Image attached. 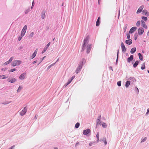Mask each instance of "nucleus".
Here are the masks:
<instances>
[{"instance_id": "1", "label": "nucleus", "mask_w": 149, "mask_h": 149, "mask_svg": "<svg viewBox=\"0 0 149 149\" xmlns=\"http://www.w3.org/2000/svg\"><path fill=\"white\" fill-rule=\"evenodd\" d=\"M89 38V36H87L85 38L84 41V44L82 45V51H83L85 49V47L86 44L88 43V40Z\"/></svg>"}, {"instance_id": "2", "label": "nucleus", "mask_w": 149, "mask_h": 149, "mask_svg": "<svg viewBox=\"0 0 149 149\" xmlns=\"http://www.w3.org/2000/svg\"><path fill=\"white\" fill-rule=\"evenodd\" d=\"M22 63L21 61L15 60L14 61L11 63V65L13 66H15L16 65H19Z\"/></svg>"}, {"instance_id": "3", "label": "nucleus", "mask_w": 149, "mask_h": 149, "mask_svg": "<svg viewBox=\"0 0 149 149\" xmlns=\"http://www.w3.org/2000/svg\"><path fill=\"white\" fill-rule=\"evenodd\" d=\"M27 29V25H25L24 26V27L21 31V36L22 37H23L24 35L25 34L26 31Z\"/></svg>"}, {"instance_id": "4", "label": "nucleus", "mask_w": 149, "mask_h": 149, "mask_svg": "<svg viewBox=\"0 0 149 149\" xmlns=\"http://www.w3.org/2000/svg\"><path fill=\"white\" fill-rule=\"evenodd\" d=\"M91 130L89 129H87L86 130H84L83 131V134L84 135H89L91 134Z\"/></svg>"}, {"instance_id": "5", "label": "nucleus", "mask_w": 149, "mask_h": 149, "mask_svg": "<svg viewBox=\"0 0 149 149\" xmlns=\"http://www.w3.org/2000/svg\"><path fill=\"white\" fill-rule=\"evenodd\" d=\"M82 66L81 63L79 64L77 68L75 71V72L77 74H78L81 70Z\"/></svg>"}, {"instance_id": "6", "label": "nucleus", "mask_w": 149, "mask_h": 149, "mask_svg": "<svg viewBox=\"0 0 149 149\" xmlns=\"http://www.w3.org/2000/svg\"><path fill=\"white\" fill-rule=\"evenodd\" d=\"M7 80L8 82L11 83H14L17 81V79L15 78H9Z\"/></svg>"}, {"instance_id": "7", "label": "nucleus", "mask_w": 149, "mask_h": 149, "mask_svg": "<svg viewBox=\"0 0 149 149\" xmlns=\"http://www.w3.org/2000/svg\"><path fill=\"white\" fill-rule=\"evenodd\" d=\"M144 31V29L142 27L139 28L138 30V33L139 35L142 34Z\"/></svg>"}, {"instance_id": "8", "label": "nucleus", "mask_w": 149, "mask_h": 149, "mask_svg": "<svg viewBox=\"0 0 149 149\" xmlns=\"http://www.w3.org/2000/svg\"><path fill=\"white\" fill-rule=\"evenodd\" d=\"M101 118V116L100 115L98 117L96 121V127H97V125L98 124L100 125H101V122L100 121Z\"/></svg>"}, {"instance_id": "9", "label": "nucleus", "mask_w": 149, "mask_h": 149, "mask_svg": "<svg viewBox=\"0 0 149 149\" xmlns=\"http://www.w3.org/2000/svg\"><path fill=\"white\" fill-rule=\"evenodd\" d=\"M26 107H25L23 110L20 112V115L22 116H23L25 115L26 112Z\"/></svg>"}, {"instance_id": "10", "label": "nucleus", "mask_w": 149, "mask_h": 149, "mask_svg": "<svg viewBox=\"0 0 149 149\" xmlns=\"http://www.w3.org/2000/svg\"><path fill=\"white\" fill-rule=\"evenodd\" d=\"M91 44H88L87 47V53H89L91 49Z\"/></svg>"}, {"instance_id": "11", "label": "nucleus", "mask_w": 149, "mask_h": 149, "mask_svg": "<svg viewBox=\"0 0 149 149\" xmlns=\"http://www.w3.org/2000/svg\"><path fill=\"white\" fill-rule=\"evenodd\" d=\"M137 27L135 26H134L132 27L130 30L129 33H134L137 29Z\"/></svg>"}, {"instance_id": "12", "label": "nucleus", "mask_w": 149, "mask_h": 149, "mask_svg": "<svg viewBox=\"0 0 149 149\" xmlns=\"http://www.w3.org/2000/svg\"><path fill=\"white\" fill-rule=\"evenodd\" d=\"M144 7V6L143 5H142L138 9V10H137L136 12V13L139 14L141 13L142 10H143V8Z\"/></svg>"}, {"instance_id": "13", "label": "nucleus", "mask_w": 149, "mask_h": 149, "mask_svg": "<svg viewBox=\"0 0 149 149\" xmlns=\"http://www.w3.org/2000/svg\"><path fill=\"white\" fill-rule=\"evenodd\" d=\"M26 73H23L19 77V79L21 80L24 79L25 78Z\"/></svg>"}, {"instance_id": "14", "label": "nucleus", "mask_w": 149, "mask_h": 149, "mask_svg": "<svg viewBox=\"0 0 149 149\" xmlns=\"http://www.w3.org/2000/svg\"><path fill=\"white\" fill-rule=\"evenodd\" d=\"M141 22L142 26L145 29H147V26L146 25L145 22L143 20H141Z\"/></svg>"}, {"instance_id": "15", "label": "nucleus", "mask_w": 149, "mask_h": 149, "mask_svg": "<svg viewBox=\"0 0 149 149\" xmlns=\"http://www.w3.org/2000/svg\"><path fill=\"white\" fill-rule=\"evenodd\" d=\"M121 48L122 49V51L123 52H125L126 51V48L124 45V43L123 42H121Z\"/></svg>"}, {"instance_id": "16", "label": "nucleus", "mask_w": 149, "mask_h": 149, "mask_svg": "<svg viewBox=\"0 0 149 149\" xmlns=\"http://www.w3.org/2000/svg\"><path fill=\"white\" fill-rule=\"evenodd\" d=\"M142 13L143 14L145 15L147 17L149 16V13L148 12L147 10H143L142 11Z\"/></svg>"}, {"instance_id": "17", "label": "nucleus", "mask_w": 149, "mask_h": 149, "mask_svg": "<svg viewBox=\"0 0 149 149\" xmlns=\"http://www.w3.org/2000/svg\"><path fill=\"white\" fill-rule=\"evenodd\" d=\"M45 10H43L41 13V18L42 19H44L45 17Z\"/></svg>"}, {"instance_id": "18", "label": "nucleus", "mask_w": 149, "mask_h": 149, "mask_svg": "<svg viewBox=\"0 0 149 149\" xmlns=\"http://www.w3.org/2000/svg\"><path fill=\"white\" fill-rule=\"evenodd\" d=\"M133 59V56L132 55H131L130 57H129L127 59V61L128 63L130 62Z\"/></svg>"}, {"instance_id": "19", "label": "nucleus", "mask_w": 149, "mask_h": 149, "mask_svg": "<svg viewBox=\"0 0 149 149\" xmlns=\"http://www.w3.org/2000/svg\"><path fill=\"white\" fill-rule=\"evenodd\" d=\"M126 43L128 45H130L132 43V41L131 39L127 40H125Z\"/></svg>"}, {"instance_id": "20", "label": "nucleus", "mask_w": 149, "mask_h": 149, "mask_svg": "<svg viewBox=\"0 0 149 149\" xmlns=\"http://www.w3.org/2000/svg\"><path fill=\"white\" fill-rule=\"evenodd\" d=\"M100 17H99L96 22V26H98L100 25Z\"/></svg>"}, {"instance_id": "21", "label": "nucleus", "mask_w": 149, "mask_h": 149, "mask_svg": "<svg viewBox=\"0 0 149 149\" xmlns=\"http://www.w3.org/2000/svg\"><path fill=\"white\" fill-rule=\"evenodd\" d=\"M136 49L135 47H133L131 49L130 52L131 54H133L136 51Z\"/></svg>"}, {"instance_id": "22", "label": "nucleus", "mask_w": 149, "mask_h": 149, "mask_svg": "<svg viewBox=\"0 0 149 149\" xmlns=\"http://www.w3.org/2000/svg\"><path fill=\"white\" fill-rule=\"evenodd\" d=\"M86 61L85 59L83 58L81 60V62L79 63H81L82 64V66L84 64H85L86 63Z\"/></svg>"}, {"instance_id": "23", "label": "nucleus", "mask_w": 149, "mask_h": 149, "mask_svg": "<svg viewBox=\"0 0 149 149\" xmlns=\"http://www.w3.org/2000/svg\"><path fill=\"white\" fill-rule=\"evenodd\" d=\"M139 62L138 61H136L135 63H134V64L133 65V67L134 68H136L137 65H138L139 64Z\"/></svg>"}, {"instance_id": "24", "label": "nucleus", "mask_w": 149, "mask_h": 149, "mask_svg": "<svg viewBox=\"0 0 149 149\" xmlns=\"http://www.w3.org/2000/svg\"><path fill=\"white\" fill-rule=\"evenodd\" d=\"M130 84V81H126L125 84V87L126 88H128Z\"/></svg>"}, {"instance_id": "25", "label": "nucleus", "mask_w": 149, "mask_h": 149, "mask_svg": "<svg viewBox=\"0 0 149 149\" xmlns=\"http://www.w3.org/2000/svg\"><path fill=\"white\" fill-rule=\"evenodd\" d=\"M71 82V81L68 79V82L63 86V87L64 88H65L66 87L68 84H69Z\"/></svg>"}, {"instance_id": "26", "label": "nucleus", "mask_w": 149, "mask_h": 149, "mask_svg": "<svg viewBox=\"0 0 149 149\" xmlns=\"http://www.w3.org/2000/svg\"><path fill=\"white\" fill-rule=\"evenodd\" d=\"M129 80L132 82L136 81L135 78L134 77H131L129 78Z\"/></svg>"}, {"instance_id": "27", "label": "nucleus", "mask_w": 149, "mask_h": 149, "mask_svg": "<svg viewBox=\"0 0 149 149\" xmlns=\"http://www.w3.org/2000/svg\"><path fill=\"white\" fill-rule=\"evenodd\" d=\"M127 24H125L123 27V31L124 32H125L126 31V29L127 28Z\"/></svg>"}, {"instance_id": "28", "label": "nucleus", "mask_w": 149, "mask_h": 149, "mask_svg": "<svg viewBox=\"0 0 149 149\" xmlns=\"http://www.w3.org/2000/svg\"><path fill=\"white\" fill-rule=\"evenodd\" d=\"M102 127L104 128H106L107 127V125L106 123H105L103 122L102 124Z\"/></svg>"}, {"instance_id": "29", "label": "nucleus", "mask_w": 149, "mask_h": 149, "mask_svg": "<svg viewBox=\"0 0 149 149\" xmlns=\"http://www.w3.org/2000/svg\"><path fill=\"white\" fill-rule=\"evenodd\" d=\"M138 56H139V59L141 61L142 60L143 57L141 54L140 53H139L138 54Z\"/></svg>"}, {"instance_id": "30", "label": "nucleus", "mask_w": 149, "mask_h": 149, "mask_svg": "<svg viewBox=\"0 0 149 149\" xmlns=\"http://www.w3.org/2000/svg\"><path fill=\"white\" fill-rule=\"evenodd\" d=\"M119 52V50H118L117 51V59L116 62V64H117L118 61V53Z\"/></svg>"}, {"instance_id": "31", "label": "nucleus", "mask_w": 149, "mask_h": 149, "mask_svg": "<svg viewBox=\"0 0 149 149\" xmlns=\"http://www.w3.org/2000/svg\"><path fill=\"white\" fill-rule=\"evenodd\" d=\"M56 64V63H53L49 65L47 68V70H48L52 66H54Z\"/></svg>"}, {"instance_id": "32", "label": "nucleus", "mask_w": 149, "mask_h": 149, "mask_svg": "<svg viewBox=\"0 0 149 149\" xmlns=\"http://www.w3.org/2000/svg\"><path fill=\"white\" fill-rule=\"evenodd\" d=\"M1 76V78L2 79H6L7 78H8V76H6L5 75H2Z\"/></svg>"}, {"instance_id": "33", "label": "nucleus", "mask_w": 149, "mask_h": 149, "mask_svg": "<svg viewBox=\"0 0 149 149\" xmlns=\"http://www.w3.org/2000/svg\"><path fill=\"white\" fill-rule=\"evenodd\" d=\"M79 123H77L76 124L75 127L76 128H77L79 127Z\"/></svg>"}, {"instance_id": "34", "label": "nucleus", "mask_w": 149, "mask_h": 149, "mask_svg": "<svg viewBox=\"0 0 149 149\" xmlns=\"http://www.w3.org/2000/svg\"><path fill=\"white\" fill-rule=\"evenodd\" d=\"M22 89V87L21 86H19V88L17 89V92L18 93Z\"/></svg>"}, {"instance_id": "35", "label": "nucleus", "mask_w": 149, "mask_h": 149, "mask_svg": "<svg viewBox=\"0 0 149 149\" xmlns=\"http://www.w3.org/2000/svg\"><path fill=\"white\" fill-rule=\"evenodd\" d=\"M102 141L104 142V143L105 145H106L107 144V142L106 141V139L105 138H104L102 140Z\"/></svg>"}, {"instance_id": "36", "label": "nucleus", "mask_w": 149, "mask_h": 149, "mask_svg": "<svg viewBox=\"0 0 149 149\" xmlns=\"http://www.w3.org/2000/svg\"><path fill=\"white\" fill-rule=\"evenodd\" d=\"M141 18L143 20H144L145 21H146L147 20V18L146 17L142 16Z\"/></svg>"}, {"instance_id": "37", "label": "nucleus", "mask_w": 149, "mask_h": 149, "mask_svg": "<svg viewBox=\"0 0 149 149\" xmlns=\"http://www.w3.org/2000/svg\"><path fill=\"white\" fill-rule=\"evenodd\" d=\"M30 10V9L28 8V9L26 10H25L24 11V13L25 14H27L29 12Z\"/></svg>"}, {"instance_id": "38", "label": "nucleus", "mask_w": 149, "mask_h": 149, "mask_svg": "<svg viewBox=\"0 0 149 149\" xmlns=\"http://www.w3.org/2000/svg\"><path fill=\"white\" fill-rule=\"evenodd\" d=\"M145 63H143L142 65V66L141 67V69L142 70H143L146 67L145 65Z\"/></svg>"}, {"instance_id": "39", "label": "nucleus", "mask_w": 149, "mask_h": 149, "mask_svg": "<svg viewBox=\"0 0 149 149\" xmlns=\"http://www.w3.org/2000/svg\"><path fill=\"white\" fill-rule=\"evenodd\" d=\"M47 48L45 47L44 48V49H43V50L42 51V53L43 54V53H44L46 51V50H47Z\"/></svg>"}, {"instance_id": "40", "label": "nucleus", "mask_w": 149, "mask_h": 149, "mask_svg": "<svg viewBox=\"0 0 149 149\" xmlns=\"http://www.w3.org/2000/svg\"><path fill=\"white\" fill-rule=\"evenodd\" d=\"M36 54L34 52L32 54V57H32L31 59H33V58H34L36 56Z\"/></svg>"}, {"instance_id": "41", "label": "nucleus", "mask_w": 149, "mask_h": 149, "mask_svg": "<svg viewBox=\"0 0 149 149\" xmlns=\"http://www.w3.org/2000/svg\"><path fill=\"white\" fill-rule=\"evenodd\" d=\"M11 102V101L8 102L7 101H6L4 103H3V104H8L10 103Z\"/></svg>"}, {"instance_id": "42", "label": "nucleus", "mask_w": 149, "mask_h": 149, "mask_svg": "<svg viewBox=\"0 0 149 149\" xmlns=\"http://www.w3.org/2000/svg\"><path fill=\"white\" fill-rule=\"evenodd\" d=\"M34 35V33L33 32H31L29 35V37L30 38L32 37Z\"/></svg>"}, {"instance_id": "43", "label": "nucleus", "mask_w": 149, "mask_h": 149, "mask_svg": "<svg viewBox=\"0 0 149 149\" xmlns=\"http://www.w3.org/2000/svg\"><path fill=\"white\" fill-rule=\"evenodd\" d=\"M127 38L128 39V40L130 39V34L129 33H127Z\"/></svg>"}, {"instance_id": "44", "label": "nucleus", "mask_w": 149, "mask_h": 149, "mask_svg": "<svg viewBox=\"0 0 149 149\" xmlns=\"http://www.w3.org/2000/svg\"><path fill=\"white\" fill-rule=\"evenodd\" d=\"M135 89L136 92L137 93V94H138L139 93V90L138 88L136 87H135Z\"/></svg>"}, {"instance_id": "45", "label": "nucleus", "mask_w": 149, "mask_h": 149, "mask_svg": "<svg viewBox=\"0 0 149 149\" xmlns=\"http://www.w3.org/2000/svg\"><path fill=\"white\" fill-rule=\"evenodd\" d=\"M16 70V69L15 68H13L10 69L9 70V72H12Z\"/></svg>"}, {"instance_id": "46", "label": "nucleus", "mask_w": 149, "mask_h": 149, "mask_svg": "<svg viewBox=\"0 0 149 149\" xmlns=\"http://www.w3.org/2000/svg\"><path fill=\"white\" fill-rule=\"evenodd\" d=\"M140 22L139 21H138L136 24V25L137 26L139 27L140 26Z\"/></svg>"}, {"instance_id": "47", "label": "nucleus", "mask_w": 149, "mask_h": 149, "mask_svg": "<svg viewBox=\"0 0 149 149\" xmlns=\"http://www.w3.org/2000/svg\"><path fill=\"white\" fill-rule=\"evenodd\" d=\"M147 139V138L146 137H144L143 139H142L141 141V142L142 143L145 141Z\"/></svg>"}, {"instance_id": "48", "label": "nucleus", "mask_w": 149, "mask_h": 149, "mask_svg": "<svg viewBox=\"0 0 149 149\" xmlns=\"http://www.w3.org/2000/svg\"><path fill=\"white\" fill-rule=\"evenodd\" d=\"M14 58V57L13 56H12L10 58V59H9V60H8V61L10 62V63L13 60Z\"/></svg>"}, {"instance_id": "49", "label": "nucleus", "mask_w": 149, "mask_h": 149, "mask_svg": "<svg viewBox=\"0 0 149 149\" xmlns=\"http://www.w3.org/2000/svg\"><path fill=\"white\" fill-rule=\"evenodd\" d=\"M117 84L118 86H120L121 85V82L120 81H118L117 82Z\"/></svg>"}, {"instance_id": "50", "label": "nucleus", "mask_w": 149, "mask_h": 149, "mask_svg": "<svg viewBox=\"0 0 149 149\" xmlns=\"http://www.w3.org/2000/svg\"><path fill=\"white\" fill-rule=\"evenodd\" d=\"M75 76H73L71 78L69 79L71 82L72 81L74 78Z\"/></svg>"}, {"instance_id": "51", "label": "nucleus", "mask_w": 149, "mask_h": 149, "mask_svg": "<svg viewBox=\"0 0 149 149\" xmlns=\"http://www.w3.org/2000/svg\"><path fill=\"white\" fill-rule=\"evenodd\" d=\"M137 36H138V35H137V34H135V35H134V37H135L134 40H136L137 39V38L138 37Z\"/></svg>"}, {"instance_id": "52", "label": "nucleus", "mask_w": 149, "mask_h": 149, "mask_svg": "<svg viewBox=\"0 0 149 149\" xmlns=\"http://www.w3.org/2000/svg\"><path fill=\"white\" fill-rule=\"evenodd\" d=\"M51 43L50 42H49L47 45L45 46V47H46L48 49V47L50 45Z\"/></svg>"}, {"instance_id": "53", "label": "nucleus", "mask_w": 149, "mask_h": 149, "mask_svg": "<svg viewBox=\"0 0 149 149\" xmlns=\"http://www.w3.org/2000/svg\"><path fill=\"white\" fill-rule=\"evenodd\" d=\"M10 63L8 61H6V62L5 63H4V64L6 65H7L9 63Z\"/></svg>"}, {"instance_id": "54", "label": "nucleus", "mask_w": 149, "mask_h": 149, "mask_svg": "<svg viewBox=\"0 0 149 149\" xmlns=\"http://www.w3.org/2000/svg\"><path fill=\"white\" fill-rule=\"evenodd\" d=\"M32 6H31V8H32L33 6H34V1H33V2L32 3Z\"/></svg>"}, {"instance_id": "55", "label": "nucleus", "mask_w": 149, "mask_h": 149, "mask_svg": "<svg viewBox=\"0 0 149 149\" xmlns=\"http://www.w3.org/2000/svg\"><path fill=\"white\" fill-rule=\"evenodd\" d=\"M149 113V109H148L147 110V111L146 113V115H148Z\"/></svg>"}, {"instance_id": "56", "label": "nucleus", "mask_w": 149, "mask_h": 149, "mask_svg": "<svg viewBox=\"0 0 149 149\" xmlns=\"http://www.w3.org/2000/svg\"><path fill=\"white\" fill-rule=\"evenodd\" d=\"M22 37H19L18 38V40L19 41H20L22 39Z\"/></svg>"}, {"instance_id": "57", "label": "nucleus", "mask_w": 149, "mask_h": 149, "mask_svg": "<svg viewBox=\"0 0 149 149\" xmlns=\"http://www.w3.org/2000/svg\"><path fill=\"white\" fill-rule=\"evenodd\" d=\"M45 57V56H44L42 58H41V61H40V62H41L44 59V58Z\"/></svg>"}, {"instance_id": "58", "label": "nucleus", "mask_w": 149, "mask_h": 149, "mask_svg": "<svg viewBox=\"0 0 149 149\" xmlns=\"http://www.w3.org/2000/svg\"><path fill=\"white\" fill-rule=\"evenodd\" d=\"M15 147V146L14 145L13 146H12L9 149H13L14 147Z\"/></svg>"}, {"instance_id": "59", "label": "nucleus", "mask_w": 149, "mask_h": 149, "mask_svg": "<svg viewBox=\"0 0 149 149\" xmlns=\"http://www.w3.org/2000/svg\"><path fill=\"white\" fill-rule=\"evenodd\" d=\"M38 49H36L35 50V51L34 53H35L37 54V52H38Z\"/></svg>"}, {"instance_id": "60", "label": "nucleus", "mask_w": 149, "mask_h": 149, "mask_svg": "<svg viewBox=\"0 0 149 149\" xmlns=\"http://www.w3.org/2000/svg\"><path fill=\"white\" fill-rule=\"evenodd\" d=\"M109 68L112 71H113V69H112V67L111 66L109 67Z\"/></svg>"}, {"instance_id": "61", "label": "nucleus", "mask_w": 149, "mask_h": 149, "mask_svg": "<svg viewBox=\"0 0 149 149\" xmlns=\"http://www.w3.org/2000/svg\"><path fill=\"white\" fill-rule=\"evenodd\" d=\"M99 134L98 133L96 135V136L97 138H99Z\"/></svg>"}, {"instance_id": "62", "label": "nucleus", "mask_w": 149, "mask_h": 149, "mask_svg": "<svg viewBox=\"0 0 149 149\" xmlns=\"http://www.w3.org/2000/svg\"><path fill=\"white\" fill-rule=\"evenodd\" d=\"M37 62V61H34L32 63H33V64H35V63H36Z\"/></svg>"}, {"instance_id": "63", "label": "nucleus", "mask_w": 149, "mask_h": 149, "mask_svg": "<svg viewBox=\"0 0 149 149\" xmlns=\"http://www.w3.org/2000/svg\"><path fill=\"white\" fill-rule=\"evenodd\" d=\"M92 144H93V143H89V145L90 146H92Z\"/></svg>"}, {"instance_id": "64", "label": "nucleus", "mask_w": 149, "mask_h": 149, "mask_svg": "<svg viewBox=\"0 0 149 149\" xmlns=\"http://www.w3.org/2000/svg\"><path fill=\"white\" fill-rule=\"evenodd\" d=\"M79 143V142H77V143H76V144L75 145V146H77L78 145Z\"/></svg>"}]
</instances>
